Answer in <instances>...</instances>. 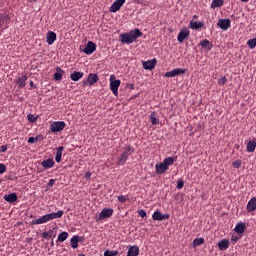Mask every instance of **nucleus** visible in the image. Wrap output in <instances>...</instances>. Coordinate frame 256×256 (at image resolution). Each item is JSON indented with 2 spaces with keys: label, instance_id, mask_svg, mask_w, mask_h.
<instances>
[{
  "label": "nucleus",
  "instance_id": "nucleus-56",
  "mask_svg": "<svg viewBox=\"0 0 256 256\" xmlns=\"http://www.w3.org/2000/svg\"><path fill=\"white\" fill-rule=\"evenodd\" d=\"M197 18H198V16H196V15H195V16H193V19H197Z\"/></svg>",
  "mask_w": 256,
  "mask_h": 256
},
{
  "label": "nucleus",
  "instance_id": "nucleus-7",
  "mask_svg": "<svg viewBox=\"0 0 256 256\" xmlns=\"http://www.w3.org/2000/svg\"><path fill=\"white\" fill-rule=\"evenodd\" d=\"M113 209L111 208H103L99 214V221H103L105 219H109V217H113Z\"/></svg>",
  "mask_w": 256,
  "mask_h": 256
},
{
  "label": "nucleus",
  "instance_id": "nucleus-36",
  "mask_svg": "<svg viewBox=\"0 0 256 256\" xmlns=\"http://www.w3.org/2000/svg\"><path fill=\"white\" fill-rule=\"evenodd\" d=\"M119 255V251L115 250V251H111V250H106L104 252V256H117Z\"/></svg>",
  "mask_w": 256,
  "mask_h": 256
},
{
  "label": "nucleus",
  "instance_id": "nucleus-24",
  "mask_svg": "<svg viewBox=\"0 0 256 256\" xmlns=\"http://www.w3.org/2000/svg\"><path fill=\"white\" fill-rule=\"evenodd\" d=\"M4 199L7 201V203H15L17 201V194L11 193L4 196Z\"/></svg>",
  "mask_w": 256,
  "mask_h": 256
},
{
  "label": "nucleus",
  "instance_id": "nucleus-14",
  "mask_svg": "<svg viewBox=\"0 0 256 256\" xmlns=\"http://www.w3.org/2000/svg\"><path fill=\"white\" fill-rule=\"evenodd\" d=\"M142 65L144 69L148 71H152V69H155V66L157 65V60L156 59L148 60L146 62H143Z\"/></svg>",
  "mask_w": 256,
  "mask_h": 256
},
{
  "label": "nucleus",
  "instance_id": "nucleus-23",
  "mask_svg": "<svg viewBox=\"0 0 256 256\" xmlns=\"http://www.w3.org/2000/svg\"><path fill=\"white\" fill-rule=\"evenodd\" d=\"M247 210L253 212L256 210V198L253 197L247 204Z\"/></svg>",
  "mask_w": 256,
  "mask_h": 256
},
{
  "label": "nucleus",
  "instance_id": "nucleus-49",
  "mask_svg": "<svg viewBox=\"0 0 256 256\" xmlns=\"http://www.w3.org/2000/svg\"><path fill=\"white\" fill-rule=\"evenodd\" d=\"M156 171L157 173H161V163L156 164Z\"/></svg>",
  "mask_w": 256,
  "mask_h": 256
},
{
  "label": "nucleus",
  "instance_id": "nucleus-15",
  "mask_svg": "<svg viewBox=\"0 0 256 256\" xmlns=\"http://www.w3.org/2000/svg\"><path fill=\"white\" fill-rule=\"evenodd\" d=\"M26 82H27V76L26 75L18 77L14 80V83H16V85L19 89H23V87H25V85H26Z\"/></svg>",
  "mask_w": 256,
  "mask_h": 256
},
{
  "label": "nucleus",
  "instance_id": "nucleus-28",
  "mask_svg": "<svg viewBox=\"0 0 256 256\" xmlns=\"http://www.w3.org/2000/svg\"><path fill=\"white\" fill-rule=\"evenodd\" d=\"M256 149V142L255 141H250L247 144L246 150L249 153H253Z\"/></svg>",
  "mask_w": 256,
  "mask_h": 256
},
{
  "label": "nucleus",
  "instance_id": "nucleus-4",
  "mask_svg": "<svg viewBox=\"0 0 256 256\" xmlns=\"http://www.w3.org/2000/svg\"><path fill=\"white\" fill-rule=\"evenodd\" d=\"M121 86V80L115 79V75L110 76V90L115 97H119V87Z\"/></svg>",
  "mask_w": 256,
  "mask_h": 256
},
{
  "label": "nucleus",
  "instance_id": "nucleus-21",
  "mask_svg": "<svg viewBox=\"0 0 256 256\" xmlns=\"http://www.w3.org/2000/svg\"><path fill=\"white\" fill-rule=\"evenodd\" d=\"M217 245L221 251H225L229 248L230 243L227 239H223Z\"/></svg>",
  "mask_w": 256,
  "mask_h": 256
},
{
  "label": "nucleus",
  "instance_id": "nucleus-33",
  "mask_svg": "<svg viewBox=\"0 0 256 256\" xmlns=\"http://www.w3.org/2000/svg\"><path fill=\"white\" fill-rule=\"evenodd\" d=\"M247 45L250 49H254L256 47V38L248 40Z\"/></svg>",
  "mask_w": 256,
  "mask_h": 256
},
{
  "label": "nucleus",
  "instance_id": "nucleus-20",
  "mask_svg": "<svg viewBox=\"0 0 256 256\" xmlns=\"http://www.w3.org/2000/svg\"><path fill=\"white\" fill-rule=\"evenodd\" d=\"M139 255V246H130L127 252V256H138Z\"/></svg>",
  "mask_w": 256,
  "mask_h": 256
},
{
  "label": "nucleus",
  "instance_id": "nucleus-22",
  "mask_svg": "<svg viewBox=\"0 0 256 256\" xmlns=\"http://www.w3.org/2000/svg\"><path fill=\"white\" fill-rule=\"evenodd\" d=\"M64 74H65V71H63V69L57 67L56 73L54 74L55 81H61V79H63Z\"/></svg>",
  "mask_w": 256,
  "mask_h": 256
},
{
  "label": "nucleus",
  "instance_id": "nucleus-53",
  "mask_svg": "<svg viewBox=\"0 0 256 256\" xmlns=\"http://www.w3.org/2000/svg\"><path fill=\"white\" fill-rule=\"evenodd\" d=\"M82 85H83V87H85V85H89V82L87 81V79L82 82Z\"/></svg>",
  "mask_w": 256,
  "mask_h": 256
},
{
  "label": "nucleus",
  "instance_id": "nucleus-42",
  "mask_svg": "<svg viewBox=\"0 0 256 256\" xmlns=\"http://www.w3.org/2000/svg\"><path fill=\"white\" fill-rule=\"evenodd\" d=\"M226 82H227L226 77H222V78H220V79L218 80V85L224 86V85L226 84Z\"/></svg>",
  "mask_w": 256,
  "mask_h": 256
},
{
  "label": "nucleus",
  "instance_id": "nucleus-54",
  "mask_svg": "<svg viewBox=\"0 0 256 256\" xmlns=\"http://www.w3.org/2000/svg\"><path fill=\"white\" fill-rule=\"evenodd\" d=\"M30 87H35V84L33 83V81H30Z\"/></svg>",
  "mask_w": 256,
  "mask_h": 256
},
{
  "label": "nucleus",
  "instance_id": "nucleus-5",
  "mask_svg": "<svg viewBox=\"0 0 256 256\" xmlns=\"http://www.w3.org/2000/svg\"><path fill=\"white\" fill-rule=\"evenodd\" d=\"M65 127H67V124H65V122L56 121L50 125V131L52 133H59V132L63 131V129H65Z\"/></svg>",
  "mask_w": 256,
  "mask_h": 256
},
{
  "label": "nucleus",
  "instance_id": "nucleus-3",
  "mask_svg": "<svg viewBox=\"0 0 256 256\" xmlns=\"http://www.w3.org/2000/svg\"><path fill=\"white\" fill-rule=\"evenodd\" d=\"M133 153H135V148L131 145L123 148V152L118 158V165H125V163H127V160L129 159V156L133 155Z\"/></svg>",
  "mask_w": 256,
  "mask_h": 256
},
{
  "label": "nucleus",
  "instance_id": "nucleus-6",
  "mask_svg": "<svg viewBox=\"0 0 256 256\" xmlns=\"http://www.w3.org/2000/svg\"><path fill=\"white\" fill-rule=\"evenodd\" d=\"M185 73H187V70H185V68H174V70L165 73L164 76L167 78H173L175 76L185 75Z\"/></svg>",
  "mask_w": 256,
  "mask_h": 256
},
{
  "label": "nucleus",
  "instance_id": "nucleus-34",
  "mask_svg": "<svg viewBox=\"0 0 256 256\" xmlns=\"http://www.w3.org/2000/svg\"><path fill=\"white\" fill-rule=\"evenodd\" d=\"M152 219L154 221H161V212L160 211H155L152 215Z\"/></svg>",
  "mask_w": 256,
  "mask_h": 256
},
{
  "label": "nucleus",
  "instance_id": "nucleus-19",
  "mask_svg": "<svg viewBox=\"0 0 256 256\" xmlns=\"http://www.w3.org/2000/svg\"><path fill=\"white\" fill-rule=\"evenodd\" d=\"M83 75H85V73L74 71L70 74V79L71 81H79L80 79H83Z\"/></svg>",
  "mask_w": 256,
  "mask_h": 256
},
{
  "label": "nucleus",
  "instance_id": "nucleus-44",
  "mask_svg": "<svg viewBox=\"0 0 256 256\" xmlns=\"http://www.w3.org/2000/svg\"><path fill=\"white\" fill-rule=\"evenodd\" d=\"M183 186H185V182H183V180H180L177 184V189L181 190L183 189Z\"/></svg>",
  "mask_w": 256,
  "mask_h": 256
},
{
  "label": "nucleus",
  "instance_id": "nucleus-25",
  "mask_svg": "<svg viewBox=\"0 0 256 256\" xmlns=\"http://www.w3.org/2000/svg\"><path fill=\"white\" fill-rule=\"evenodd\" d=\"M70 245L72 249H77V247H79V236H73L70 240Z\"/></svg>",
  "mask_w": 256,
  "mask_h": 256
},
{
  "label": "nucleus",
  "instance_id": "nucleus-27",
  "mask_svg": "<svg viewBox=\"0 0 256 256\" xmlns=\"http://www.w3.org/2000/svg\"><path fill=\"white\" fill-rule=\"evenodd\" d=\"M234 231L238 234H243L245 231V224L244 223H238L236 227L234 228Z\"/></svg>",
  "mask_w": 256,
  "mask_h": 256
},
{
  "label": "nucleus",
  "instance_id": "nucleus-30",
  "mask_svg": "<svg viewBox=\"0 0 256 256\" xmlns=\"http://www.w3.org/2000/svg\"><path fill=\"white\" fill-rule=\"evenodd\" d=\"M223 5V0H213L211 4V8H220Z\"/></svg>",
  "mask_w": 256,
  "mask_h": 256
},
{
  "label": "nucleus",
  "instance_id": "nucleus-12",
  "mask_svg": "<svg viewBox=\"0 0 256 256\" xmlns=\"http://www.w3.org/2000/svg\"><path fill=\"white\" fill-rule=\"evenodd\" d=\"M191 35V32H189V28H183L180 30L177 39L179 43H183L185 39H187Z\"/></svg>",
  "mask_w": 256,
  "mask_h": 256
},
{
  "label": "nucleus",
  "instance_id": "nucleus-51",
  "mask_svg": "<svg viewBox=\"0 0 256 256\" xmlns=\"http://www.w3.org/2000/svg\"><path fill=\"white\" fill-rule=\"evenodd\" d=\"M34 139H35V141H39V139H40V141H43V135H38V136L34 137Z\"/></svg>",
  "mask_w": 256,
  "mask_h": 256
},
{
  "label": "nucleus",
  "instance_id": "nucleus-40",
  "mask_svg": "<svg viewBox=\"0 0 256 256\" xmlns=\"http://www.w3.org/2000/svg\"><path fill=\"white\" fill-rule=\"evenodd\" d=\"M242 165V161L241 160H236L235 162H233L232 166L236 169H239Z\"/></svg>",
  "mask_w": 256,
  "mask_h": 256
},
{
  "label": "nucleus",
  "instance_id": "nucleus-48",
  "mask_svg": "<svg viewBox=\"0 0 256 256\" xmlns=\"http://www.w3.org/2000/svg\"><path fill=\"white\" fill-rule=\"evenodd\" d=\"M37 141L35 140V137H29L28 138V143L33 144L36 143Z\"/></svg>",
  "mask_w": 256,
  "mask_h": 256
},
{
  "label": "nucleus",
  "instance_id": "nucleus-1",
  "mask_svg": "<svg viewBox=\"0 0 256 256\" xmlns=\"http://www.w3.org/2000/svg\"><path fill=\"white\" fill-rule=\"evenodd\" d=\"M139 37H143V32L136 28L129 32L120 34V41L125 45H131V43H135Z\"/></svg>",
  "mask_w": 256,
  "mask_h": 256
},
{
  "label": "nucleus",
  "instance_id": "nucleus-50",
  "mask_svg": "<svg viewBox=\"0 0 256 256\" xmlns=\"http://www.w3.org/2000/svg\"><path fill=\"white\" fill-rule=\"evenodd\" d=\"M84 177H85V179H91V172H86L85 174H84Z\"/></svg>",
  "mask_w": 256,
  "mask_h": 256
},
{
  "label": "nucleus",
  "instance_id": "nucleus-10",
  "mask_svg": "<svg viewBox=\"0 0 256 256\" xmlns=\"http://www.w3.org/2000/svg\"><path fill=\"white\" fill-rule=\"evenodd\" d=\"M123 5H125V0L114 1L110 6V9H109L110 13H117V11H119V9L123 7Z\"/></svg>",
  "mask_w": 256,
  "mask_h": 256
},
{
  "label": "nucleus",
  "instance_id": "nucleus-46",
  "mask_svg": "<svg viewBox=\"0 0 256 256\" xmlns=\"http://www.w3.org/2000/svg\"><path fill=\"white\" fill-rule=\"evenodd\" d=\"M7 149H8L7 145H2L0 147V153H5L7 151Z\"/></svg>",
  "mask_w": 256,
  "mask_h": 256
},
{
  "label": "nucleus",
  "instance_id": "nucleus-52",
  "mask_svg": "<svg viewBox=\"0 0 256 256\" xmlns=\"http://www.w3.org/2000/svg\"><path fill=\"white\" fill-rule=\"evenodd\" d=\"M169 218V215H161V220H163V219H168Z\"/></svg>",
  "mask_w": 256,
  "mask_h": 256
},
{
  "label": "nucleus",
  "instance_id": "nucleus-35",
  "mask_svg": "<svg viewBox=\"0 0 256 256\" xmlns=\"http://www.w3.org/2000/svg\"><path fill=\"white\" fill-rule=\"evenodd\" d=\"M42 237L44 239H51L53 237V230H49L48 232H43Z\"/></svg>",
  "mask_w": 256,
  "mask_h": 256
},
{
  "label": "nucleus",
  "instance_id": "nucleus-39",
  "mask_svg": "<svg viewBox=\"0 0 256 256\" xmlns=\"http://www.w3.org/2000/svg\"><path fill=\"white\" fill-rule=\"evenodd\" d=\"M118 201L119 203H127V201H129V198H127L126 196L120 195L118 196Z\"/></svg>",
  "mask_w": 256,
  "mask_h": 256
},
{
  "label": "nucleus",
  "instance_id": "nucleus-47",
  "mask_svg": "<svg viewBox=\"0 0 256 256\" xmlns=\"http://www.w3.org/2000/svg\"><path fill=\"white\" fill-rule=\"evenodd\" d=\"M55 185V179H50L48 182V187H53Z\"/></svg>",
  "mask_w": 256,
  "mask_h": 256
},
{
  "label": "nucleus",
  "instance_id": "nucleus-41",
  "mask_svg": "<svg viewBox=\"0 0 256 256\" xmlns=\"http://www.w3.org/2000/svg\"><path fill=\"white\" fill-rule=\"evenodd\" d=\"M5 171H7V166H5L3 163H0V175H3Z\"/></svg>",
  "mask_w": 256,
  "mask_h": 256
},
{
  "label": "nucleus",
  "instance_id": "nucleus-18",
  "mask_svg": "<svg viewBox=\"0 0 256 256\" xmlns=\"http://www.w3.org/2000/svg\"><path fill=\"white\" fill-rule=\"evenodd\" d=\"M63 151H65V148L63 146H60L56 149V154H55L56 163H61V157H63Z\"/></svg>",
  "mask_w": 256,
  "mask_h": 256
},
{
  "label": "nucleus",
  "instance_id": "nucleus-58",
  "mask_svg": "<svg viewBox=\"0 0 256 256\" xmlns=\"http://www.w3.org/2000/svg\"><path fill=\"white\" fill-rule=\"evenodd\" d=\"M234 240H235V241H237V239H236V238H234Z\"/></svg>",
  "mask_w": 256,
  "mask_h": 256
},
{
  "label": "nucleus",
  "instance_id": "nucleus-9",
  "mask_svg": "<svg viewBox=\"0 0 256 256\" xmlns=\"http://www.w3.org/2000/svg\"><path fill=\"white\" fill-rule=\"evenodd\" d=\"M175 163V158L168 157L161 163V173L169 170V167Z\"/></svg>",
  "mask_w": 256,
  "mask_h": 256
},
{
  "label": "nucleus",
  "instance_id": "nucleus-8",
  "mask_svg": "<svg viewBox=\"0 0 256 256\" xmlns=\"http://www.w3.org/2000/svg\"><path fill=\"white\" fill-rule=\"evenodd\" d=\"M83 51L86 55H93V53H95V51H97V44H95V42H93V41H89L86 44V47L84 48Z\"/></svg>",
  "mask_w": 256,
  "mask_h": 256
},
{
  "label": "nucleus",
  "instance_id": "nucleus-43",
  "mask_svg": "<svg viewBox=\"0 0 256 256\" xmlns=\"http://www.w3.org/2000/svg\"><path fill=\"white\" fill-rule=\"evenodd\" d=\"M200 45L203 48H207L210 45V42H209V40H203L202 42H200Z\"/></svg>",
  "mask_w": 256,
  "mask_h": 256
},
{
  "label": "nucleus",
  "instance_id": "nucleus-26",
  "mask_svg": "<svg viewBox=\"0 0 256 256\" xmlns=\"http://www.w3.org/2000/svg\"><path fill=\"white\" fill-rule=\"evenodd\" d=\"M68 237H69L68 232H62L58 235L57 241L59 243H63V241H67Z\"/></svg>",
  "mask_w": 256,
  "mask_h": 256
},
{
  "label": "nucleus",
  "instance_id": "nucleus-11",
  "mask_svg": "<svg viewBox=\"0 0 256 256\" xmlns=\"http://www.w3.org/2000/svg\"><path fill=\"white\" fill-rule=\"evenodd\" d=\"M217 26L223 31H226L231 27V22L229 18H225V19L220 18V20H218L217 22Z\"/></svg>",
  "mask_w": 256,
  "mask_h": 256
},
{
  "label": "nucleus",
  "instance_id": "nucleus-37",
  "mask_svg": "<svg viewBox=\"0 0 256 256\" xmlns=\"http://www.w3.org/2000/svg\"><path fill=\"white\" fill-rule=\"evenodd\" d=\"M150 121H151L152 125H157V123H159V120H157V117H155V113H152L150 115Z\"/></svg>",
  "mask_w": 256,
  "mask_h": 256
},
{
  "label": "nucleus",
  "instance_id": "nucleus-57",
  "mask_svg": "<svg viewBox=\"0 0 256 256\" xmlns=\"http://www.w3.org/2000/svg\"><path fill=\"white\" fill-rule=\"evenodd\" d=\"M249 0H242V2H248Z\"/></svg>",
  "mask_w": 256,
  "mask_h": 256
},
{
  "label": "nucleus",
  "instance_id": "nucleus-31",
  "mask_svg": "<svg viewBox=\"0 0 256 256\" xmlns=\"http://www.w3.org/2000/svg\"><path fill=\"white\" fill-rule=\"evenodd\" d=\"M203 27V22H190V28L200 29Z\"/></svg>",
  "mask_w": 256,
  "mask_h": 256
},
{
  "label": "nucleus",
  "instance_id": "nucleus-55",
  "mask_svg": "<svg viewBox=\"0 0 256 256\" xmlns=\"http://www.w3.org/2000/svg\"><path fill=\"white\" fill-rule=\"evenodd\" d=\"M31 3H37V0H29Z\"/></svg>",
  "mask_w": 256,
  "mask_h": 256
},
{
  "label": "nucleus",
  "instance_id": "nucleus-2",
  "mask_svg": "<svg viewBox=\"0 0 256 256\" xmlns=\"http://www.w3.org/2000/svg\"><path fill=\"white\" fill-rule=\"evenodd\" d=\"M63 210H59L58 212H52L50 214H45L42 217L33 220L31 222L32 225H43V223H49V221H53V219H61L63 217Z\"/></svg>",
  "mask_w": 256,
  "mask_h": 256
},
{
  "label": "nucleus",
  "instance_id": "nucleus-13",
  "mask_svg": "<svg viewBox=\"0 0 256 256\" xmlns=\"http://www.w3.org/2000/svg\"><path fill=\"white\" fill-rule=\"evenodd\" d=\"M57 41V34L53 31H48L46 34V42L48 45H53Z\"/></svg>",
  "mask_w": 256,
  "mask_h": 256
},
{
  "label": "nucleus",
  "instance_id": "nucleus-59",
  "mask_svg": "<svg viewBox=\"0 0 256 256\" xmlns=\"http://www.w3.org/2000/svg\"><path fill=\"white\" fill-rule=\"evenodd\" d=\"M51 245H53V242L51 243Z\"/></svg>",
  "mask_w": 256,
  "mask_h": 256
},
{
  "label": "nucleus",
  "instance_id": "nucleus-32",
  "mask_svg": "<svg viewBox=\"0 0 256 256\" xmlns=\"http://www.w3.org/2000/svg\"><path fill=\"white\" fill-rule=\"evenodd\" d=\"M204 239L203 238H196L193 240V246L194 248L197 247V246H200L202 244H204Z\"/></svg>",
  "mask_w": 256,
  "mask_h": 256
},
{
  "label": "nucleus",
  "instance_id": "nucleus-38",
  "mask_svg": "<svg viewBox=\"0 0 256 256\" xmlns=\"http://www.w3.org/2000/svg\"><path fill=\"white\" fill-rule=\"evenodd\" d=\"M27 119H28L29 123H35V121H37V117L33 114H28Z\"/></svg>",
  "mask_w": 256,
  "mask_h": 256
},
{
  "label": "nucleus",
  "instance_id": "nucleus-45",
  "mask_svg": "<svg viewBox=\"0 0 256 256\" xmlns=\"http://www.w3.org/2000/svg\"><path fill=\"white\" fill-rule=\"evenodd\" d=\"M139 217H147V212L145 210H139L138 212Z\"/></svg>",
  "mask_w": 256,
  "mask_h": 256
},
{
  "label": "nucleus",
  "instance_id": "nucleus-29",
  "mask_svg": "<svg viewBox=\"0 0 256 256\" xmlns=\"http://www.w3.org/2000/svg\"><path fill=\"white\" fill-rule=\"evenodd\" d=\"M11 18L8 16V14H0V27H3V24L5 21H9Z\"/></svg>",
  "mask_w": 256,
  "mask_h": 256
},
{
  "label": "nucleus",
  "instance_id": "nucleus-16",
  "mask_svg": "<svg viewBox=\"0 0 256 256\" xmlns=\"http://www.w3.org/2000/svg\"><path fill=\"white\" fill-rule=\"evenodd\" d=\"M41 165L45 169H52V167H55V161H53L52 158L45 159L41 162Z\"/></svg>",
  "mask_w": 256,
  "mask_h": 256
},
{
  "label": "nucleus",
  "instance_id": "nucleus-17",
  "mask_svg": "<svg viewBox=\"0 0 256 256\" xmlns=\"http://www.w3.org/2000/svg\"><path fill=\"white\" fill-rule=\"evenodd\" d=\"M88 85H95V83L99 82V76L97 74H89L87 77Z\"/></svg>",
  "mask_w": 256,
  "mask_h": 256
}]
</instances>
